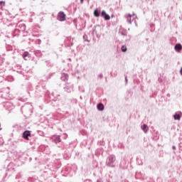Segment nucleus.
I'll list each match as a JSON object with an SVG mask.
<instances>
[{"instance_id":"14","label":"nucleus","mask_w":182,"mask_h":182,"mask_svg":"<svg viewBox=\"0 0 182 182\" xmlns=\"http://www.w3.org/2000/svg\"><path fill=\"white\" fill-rule=\"evenodd\" d=\"M30 56L31 55L28 52H24V53L23 54V58L24 60H28V59H29Z\"/></svg>"},{"instance_id":"25","label":"nucleus","mask_w":182,"mask_h":182,"mask_svg":"<svg viewBox=\"0 0 182 182\" xmlns=\"http://www.w3.org/2000/svg\"><path fill=\"white\" fill-rule=\"evenodd\" d=\"M52 76H53V74H50V75H49V77H47V80H48V79H50V77H52Z\"/></svg>"},{"instance_id":"30","label":"nucleus","mask_w":182,"mask_h":182,"mask_svg":"<svg viewBox=\"0 0 182 182\" xmlns=\"http://www.w3.org/2000/svg\"><path fill=\"white\" fill-rule=\"evenodd\" d=\"M21 177V175L19 174V175H17L16 176V178H19Z\"/></svg>"},{"instance_id":"24","label":"nucleus","mask_w":182,"mask_h":182,"mask_svg":"<svg viewBox=\"0 0 182 182\" xmlns=\"http://www.w3.org/2000/svg\"><path fill=\"white\" fill-rule=\"evenodd\" d=\"M178 147H179V150L182 151V142L179 143Z\"/></svg>"},{"instance_id":"21","label":"nucleus","mask_w":182,"mask_h":182,"mask_svg":"<svg viewBox=\"0 0 182 182\" xmlns=\"http://www.w3.org/2000/svg\"><path fill=\"white\" fill-rule=\"evenodd\" d=\"M4 144V139L0 138V146H2Z\"/></svg>"},{"instance_id":"20","label":"nucleus","mask_w":182,"mask_h":182,"mask_svg":"<svg viewBox=\"0 0 182 182\" xmlns=\"http://www.w3.org/2000/svg\"><path fill=\"white\" fill-rule=\"evenodd\" d=\"M0 6H5V1H0Z\"/></svg>"},{"instance_id":"11","label":"nucleus","mask_w":182,"mask_h":182,"mask_svg":"<svg viewBox=\"0 0 182 182\" xmlns=\"http://www.w3.org/2000/svg\"><path fill=\"white\" fill-rule=\"evenodd\" d=\"M69 79V75L67 73L61 74V80L66 82Z\"/></svg>"},{"instance_id":"32","label":"nucleus","mask_w":182,"mask_h":182,"mask_svg":"<svg viewBox=\"0 0 182 182\" xmlns=\"http://www.w3.org/2000/svg\"><path fill=\"white\" fill-rule=\"evenodd\" d=\"M85 0H80V2H81V4H83V1H84Z\"/></svg>"},{"instance_id":"28","label":"nucleus","mask_w":182,"mask_h":182,"mask_svg":"<svg viewBox=\"0 0 182 182\" xmlns=\"http://www.w3.org/2000/svg\"><path fill=\"white\" fill-rule=\"evenodd\" d=\"M98 77H100V79H102V77H103V74H100V75H98Z\"/></svg>"},{"instance_id":"4","label":"nucleus","mask_w":182,"mask_h":182,"mask_svg":"<svg viewBox=\"0 0 182 182\" xmlns=\"http://www.w3.org/2000/svg\"><path fill=\"white\" fill-rule=\"evenodd\" d=\"M64 90L65 92H67V93H70L71 92H73V84H65V86L64 87Z\"/></svg>"},{"instance_id":"7","label":"nucleus","mask_w":182,"mask_h":182,"mask_svg":"<svg viewBox=\"0 0 182 182\" xmlns=\"http://www.w3.org/2000/svg\"><path fill=\"white\" fill-rule=\"evenodd\" d=\"M52 139L53 141H55V144H58V143H60V141H62V139H60V136L59 135H54L52 136Z\"/></svg>"},{"instance_id":"3","label":"nucleus","mask_w":182,"mask_h":182,"mask_svg":"<svg viewBox=\"0 0 182 182\" xmlns=\"http://www.w3.org/2000/svg\"><path fill=\"white\" fill-rule=\"evenodd\" d=\"M21 113H25L27 114V113H31V110H32V105L29 104H26L21 108Z\"/></svg>"},{"instance_id":"15","label":"nucleus","mask_w":182,"mask_h":182,"mask_svg":"<svg viewBox=\"0 0 182 182\" xmlns=\"http://www.w3.org/2000/svg\"><path fill=\"white\" fill-rule=\"evenodd\" d=\"M141 129L144 132L147 133V132H149V127L147 126V124H144V125L141 127Z\"/></svg>"},{"instance_id":"17","label":"nucleus","mask_w":182,"mask_h":182,"mask_svg":"<svg viewBox=\"0 0 182 182\" xmlns=\"http://www.w3.org/2000/svg\"><path fill=\"white\" fill-rule=\"evenodd\" d=\"M119 167H121V168H124L125 167H127L126 161H122Z\"/></svg>"},{"instance_id":"18","label":"nucleus","mask_w":182,"mask_h":182,"mask_svg":"<svg viewBox=\"0 0 182 182\" xmlns=\"http://www.w3.org/2000/svg\"><path fill=\"white\" fill-rule=\"evenodd\" d=\"M122 52H127V47L126 46H122L121 48Z\"/></svg>"},{"instance_id":"10","label":"nucleus","mask_w":182,"mask_h":182,"mask_svg":"<svg viewBox=\"0 0 182 182\" xmlns=\"http://www.w3.org/2000/svg\"><path fill=\"white\" fill-rule=\"evenodd\" d=\"M174 49H175L176 52H181V50H182L181 44H180V43L176 44Z\"/></svg>"},{"instance_id":"33","label":"nucleus","mask_w":182,"mask_h":182,"mask_svg":"<svg viewBox=\"0 0 182 182\" xmlns=\"http://www.w3.org/2000/svg\"><path fill=\"white\" fill-rule=\"evenodd\" d=\"M130 38H131L130 36H128V39H129V40L130 39Z\"/></svg>"},{"instance_id":"31","label":"nucleus","mask_w":182,"mask_h":182,"mask_svg":"<svg viewBox=\"0 0 182 182\" xmlns=\"http://www.w3.org/2000/svg\"><path fill=\"white\" fill-rule=\"evenodd\" d=\"M173 150H176V146H172Z\"/></svg>"},{"instance_id":"12","label":"nucleus","mask_w":182,"mask_h":182,"mask_svg":"<svg viewBox=\"0 0 182 182\" xmlns=\"http://www.w3.org/2000/svg\"><path fill=\"white\" fill-rule=\"evenodd\" d=\"M97 110H99L100 112H103V110H105V105L102 103H99L97 105Z\"/></svg>"},{"instance_id":"22","label":"nucleus","mask_w":182,"mask_h":182,"mask_svg":"<svg viewBox=\"0 0 182 182\" xmlns=\"http://www.w3.org/2000/svg\"><path fill=\"white\" fill-rule=\"evenodd\" d=\"M92 33H95V35H97V31H96V28H92Z\"/></svg>"},{"instance_id":"23","label":"nucleus","mask_w":182,"mask_h":182,"mask_svg":"<svg viewBox=\"0 0 182 182\" xmlns=\"http://www.w3.org/2000/svg\"><path fill=\"white\" fill-rule=\"evenodd\" d=\"M80 92H85V88L79 87Z\"/></svg>"},{"instance_id":"27","label":"nucleus","mask_w":182,"mask_h":182,"mask_svg":"<svg viewBox=\"0 0 182 182\" xmlns=\"http://www.w3.org/2000/svg\"><path fill=\"white\" fill-rule=\"evenodd\" d=\"M125 83L127 85V76L125 75Z\"/></svg>"},{"instance_id":"29","label":"nucleus","mask_w":182,"mask_h":182,"mask_svg":"<svg viewBox=\"0 0 182 182\" xmlns=\"http://www.w3.org/2000/svg\"><path fill=\"white\" fill-rule=\"evenodd\" d=\"M121 35H122V36H127V35L124 34V33H122Z\"/></svg>"},{"instance_id":"16","label":"nucleus","mask_w":182,"mask_h":182,"mask_svg":"<svg viewBox=\"0 0 182 182\" xmlns=\"http://www.w3.org/2000/svg\"><path fill=\"white\" fill-rule=\"evenodd\" d=\"M94 16H95V18H99V16H100V11H99L97 9L94 11Z\"/></svg>"},{"instance_id":"9","label":"nucleus","mask_w":182,"mask_h":182,"mask_svg":"<svg viewBox=\"0 0 182 182\" xmlns=\"http://www.w3.org/2000/svg\"><path fill=\"white\" fill-rule=\"evenodd\" d=\"M29 136H31V132L30 131H25L23 133V137L25 139V140H29Z\"/></svg>"},{"instance_id":"6","label":"nucleus","mask_w":182,"mask_h":182,"mask_svg":"<svg viewBox=\"0 0 182 182\" xmlns=\"http://www.w3.org/2000/svg\"><path fill=\"white\" fill-rule=\"evenodd\" d=\"M101 16L102 18H104V19L105 21H109L110 20V16H109V14H107L106 11L105 10H103L102 12H101Z\"/></svg>"},{"instance_id":"19","label":"nucleus","mask_w":182,"mask_h":182,"mask_svg":"<svg viewBox=\"0 0 182 182\" xmlns=\"http://www.w3.org/2000/svg\"><path fill=\"white\" fill-rule=\"evenodd\" d=\"M87 36H86V35L83 36V39H84V41H85V42H90V40H86V37H87Z\"/></svg>"},{"instance_id":"13","label":"nucleus","mask_w":182,"mask_h":182,"mask_svg":"<svg viewBox=\"0 0 182 182\" xmlns=\"http://www.w3.org/2000/svg\"><path fill=\"white\" fill-rule=\"evenodd\" d=\"M17 26H19L21 31H22L23 32V31L26 30V26L23 23L19 24L17 23Z\"/></svg>"},{"instance_id":"34","label":"nucleus","mask_w":182,"mask_h":182,"mask_svg":"<svg viewBox=\"0 0 182 182\" xmlns=\"http://www.w3.org/2000/svg\"><path fill=\"white\" fill-rule=\"evenodd\" d=\"M0 130H2V128H1V124H0Z\"/></svg>"},{"instance_id":"2","label":"nucleus","mask_w":182,"mask_h":182,"mask_svg":"<svg viewBox=\"0 0 182 182\" xmlns=\"http://www.w3.org/2000/svg\"><path fill=\"white\" fill-rule=\"evenodd\" d=\"M125 19H127V22L132 25V23L134 21L135 23V26H137V21H136V19H137V16L134 14H125L124 16Z\"/></svg>"},{"instance_id":"5","label":"nucleus","mask_w":182,"mask_h":182,"mask_svg":"<svg viewBox=\"0 0 182 182\" xmlns=\"http://www.w3.org/2000/svg\"><path fill=\"white\" fill-rule=\"evenodd\" d=\"M58 20L60 22L66 21V15L63 11H60L58 14Z\"/></svg>"},{"instance_id":"1","label":"nucleus","mask_w":182,"mask_h":182,"mask_svg":"<svg viewBox=\"0 0 182 182\" xmlns=\"http://www.w3.org/2000/svg\"><path fill=\"white\" fill-rule=\"evenodd\" d=\"M106 166L108 167H116V156L111 154L107 157Z\"/></svg>"},{"instance_id":"26","label":"nucleus","mask_w":182,"mask_h":182,"mask_svg":"<svg viewBox=\"0 0 182 182\" xmlns=\"http://www.w3.org/2000/svg\"><path fill=\"white\" fill-rule=\"evenodd\" d=\"M97 182H103V180H102V178H99L97 180Z\"/></svg>"},{"instance_id":"8","label":"nucleus","mask_w":182,"mask_h":182,"mask_svg":"<svg viewBox=\"0 0 182 182\" xmlns=\"http://www.w3.org/2000/svg\"><path fill=\"white\" fill-rule=\"evenodd\" d=\"M182 112L178 111L173 115L174 120H180L181 119Z\"/></svg>"}]
</instances>
